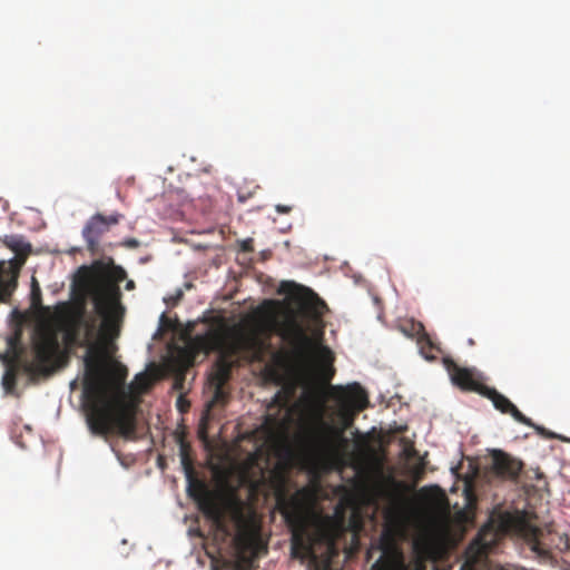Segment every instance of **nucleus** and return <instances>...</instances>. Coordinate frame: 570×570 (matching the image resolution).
Here are the masks:
<instances>
[{
    "label": "nucleus",
    "mask_w": 570,
    "mask_h": 570,
    "mask_svg": "<svg viewBox=\"0 0 570 570\" xmlns=\"http://www.w3.org/2000/svg\"><path fill=\"white\" fill-rule=\"evenodd\" d=\"M63 342L68 347L87 346L85 356L86 377L82 406L90 432L97 436L118 434L131 439L136 434V407L126 400L125 392L116 391L105 373L95 340L108 342L97 328L96 318H86L85 307L68 312L60 321Z\"/></svg>",
    "instance_id": "1"
},
{
    "label": "nucleus",
    "mask_w": 570,
    "mask_h": 570,
    "mask_svg": "<svg viewBox=\"0 0 570 570\" xmlns=\"http://www.w3.org/2000/svg\"><path fill=\"white\" fill-rule=\"evenodd\" d=\"M271 488L276 505L291 530V556L304 561L315 559L314 546L318 541L333 544L343 532V521L325 517L320 518L309 511L303 491L289 494L288 479L282 472H274Z\"/></svg>",
    "instance_id": "2"
},
{
    "label": "nucleus",
    "mask_w": 570,
    "mask_h": 570,
    "mask_svg": "<svg viewBox=\"0 0 570 570\" xmlns=\"http://www.w3.org/2000/svg\"><path fill=\"white\" fill-rule=\"evenodd\" d=\"M281 292L289 297L295 308L284 311L283 320L276 322L277 332L298 355H306L314 350L315 343L303 320L317 325L322 322L326 304L312 289L295 282H283Z\"/></svg>",
    "instance_id": "3"
},
{
    "label": "nucleus",
    "mask_w": 570,
    "mask_h": 570,
    "mask_svg": "<svg viewBox=\"0 0 570 570\" xmlns=\"http://www.w3.org/2000/svg\"><path fill=\"white\" fill-rule=\"evenodd\" d=\"M333 397L340 405L342 426L321 420L314 429L309 445L314 453L321 458L332 459L340 454L346 444L344 432L354 422L355 415L368 405L366 391L360 383L354 382L346 386H332Z\"/></svg>",
    "instance_id": "4"
},
{
    "label": "nucleus",
    "mask_w": 570,
    "mask_h": 570,
    "mask_svg": "<svg viewBox=\"0 0 570 570\" xmlns=\"http://www.w3.org/2000/svg\"><path fill=\"white\" fill-rule=\"evenodd\" d=\"M190 348L206 355L212 352L219 353L215 371L210 375V384L219 390L229 381L236 358L244 352L257 353L262 348V342L256 335L230 333L227 328L217 326L196 335Z\"/></svg>",
    "instance_id": "5"
},
{
    "label": "nucleus",
    "mask_w": 570,
    "mask_h": 570,
    "mask_svg": "<svg viewBox=\"0 0 570 570\" xmlns=\"http://www.w3.org/2000/svg\"><path fill=\"white\" fill-rule=\"evenodd\" d=\"M110 277L112 282L104 283L94 289L92 299L95 312L101 317L100 334L106 338H116L125 313L118 284L127 277V273L120 266H112Z\"/></svg>",
    "instance_id": "6"
},
{
    "label": "nucleus",
    "mask_w": 570,
    "mask_h": 570,
    "mask_svg": "<svg viewBox=\"0 0 570 570\" xmlns=\"http://www.w3.org/2000/svg\"><path fill=\"white\" fill-rule=\"evenodd\" d=\"M3 243L16 254L12 261L0 262V303H9L18 285L19 271L31 253V244L19 235L6 236Z\"/></svg>",
    "instance_id": "7"
},
{
    "label": "nucleus",
    "mask_w": 570,
    "mask_h": 570,
    "mask_svg": "<svg viewBox=\"0 0 570 570\" xmlns=\"http://www.w3.org/2000/svg\"><path fill=\"white\" fill-rule=\"evenodd\" d=\"M59 352V328L53 324H43L38 331V340L35 344V371L40 374L51 373Z\"/></svg>",
    "instance_id": "8"
},
{
    "label": "nucleus",
    "mask_w": 570,
    "mask_h": 570,
    "mask_svg": "<svg viewBox=\"0 0 570 570\" xmlns=\"http://www.w3.org/2000/svg\"><path fill=\"white\" fill-rule=\"evenodd\" d=\"M373 491L386 503L385 518L389 521L396 520L403 514L407 503L406 487L403 482L381 473L373 484Z\"/></svg>",
    "instance_id": "9"
},
{
    "label": "nucleus",
    "mask_w": 570,
    "mask_h": 570,
    "mask_svg": "<svg viewBox=\"0 0 570 570\" xmlns=\"http://www.w3.org/2000/svg\"><path fill=\"white\" fill-rule=\"evenodd\" d=\"M188 491L206 519H208L218 531L227 533L225 511L218 498L210 492L204 483L195 480L190 481Z\"/></svg>",
    "instance_id": "10"
},
{
    "label": "nucleus",
    "mask_w": 570,
    "mask_h": 570,
    "mask_svg": "<svg viewBox=\"0 0 570 570\" xmlns=\"http://www.w3.org/2000/svg\"><path fill=\"white\" fill-rule=\"evenodd\" d=\"M120 217L121 215L119 214L110 216L96 214L87 222L82 229V236L89 252L92 254L98 252L101 236L106 234L112 225H117Z\"/></svg>",
    "instance_id": "11"
},
{
    "label": "nucleus",
    "mask_w": 570,
    "mask_h": 570,
    "mask_svg": "<svg viewBox=\"0 0 570 570\" xmlns=\"http://www.w3.org/2000/svg\"><path fill=\"white\" fill-rule=\"evenodd\" d=\"M491 455L492 462L489 471L491 479L515 480L519 476L523 468L520 460L501 450H493Z\"/></svg>",
    "instance_id": "12"
},
{
    "label": "nucleus",
    "mask_w": 570,
    "mask_h": 570,
    "mask_svg": "<svg viewBox=\"0 0 570 570\" xmlns=\"http://www.w3.org/2000/svg\"><path fill=\"white\" fill-rule=\"evenodd\" d=\"M443 365L450 374L453 384L462 390L475 391L481 394V391L485 387L475 377L474 370L460 366L451 357H444Z\"/></svg>",
    "instance_id": "13"
},
{
    "label": "nucleus",
    "mask_w": 570,
    "mask_h": 570,
    "mask_svg": "<svg viewBox=\"0 0 570 570\" xmlns=\"http://www.w3.org/2000/svg\"><path fill=\"white\" fill-rule=\"evenodd\" d=\"M481 394L492 401L494 407L504 414H510L517 422L534 428L531 419L527 417L519 409L503 394L495 389L485 386Z\"/></svg>",
    "instance_id": "14"
},
{
    "label": "nucleus",
    "mask_w": 570,
    "mask_h": 570,
    "mask_svg": "<svg viewBox=\"0 0 570 570\" xmlns=\"http://www.w3.org/2000/svg\"><path fill=\"white\" fill-rule=\"evenodd\" d=\"M4 342V351L0 353V358L6 361H14L21 353V332L14 325L13 331L2 338Z\"/></svg>",
    "instance_id": "15"
},
{
    "label": "nucleus",
    "mask_w": 570,
    "mask_h": 570,
    "mask_svg": "<svg viewBox=\"0 0 570 570\" xmlns=\"http://www.w3.org/2000/svg\"><path fill=\"white\" fill-rule=\"evenodd\" d=\"M317 358L320 365L322 367V376L324 382H330L335 373L333 367L334 354L333 352L324 345H320L317 347Z\"/></svg>",
    "instance_id": "16"
},
{
    "label": "nucleus",
    "mask_w": 570,
    "mask_h": 570,
    "mask_svg": "<svg viewBox=\"0 0 570 570\" xmlns=\"http://www.w3.org/2000/svg\"><path fill=\"white\" fill-rule=\"evenodd\" d=\"M417 345L424 358L429 361L435 360L436 356L434 355V352H439L440 348L431 340L428 333L417 340Z\"/></svg>",
    "instance_id": "17"
},
{
    "label": "nucleus",
    "mask_w": 570,
    "mask_h": 570,
    "mask_svg": "<svg viewBox=\"0 0 570 570\" xmlns=\"http://www.w3.org/2000/svg\"><path fill=\"white\" fill-rule=\"evenodd\" d=\"M258 534L259 527L255 522H252L242 527L236 537V540L242 544H247L255 540L258 537Z\"/></svg>",
    "instance_id": "18"
},
{
    "label": "nucleus",
    "mask_w": 570,
    "mask_h": 570,
    "mask_svg": "<svg viewBox=\"0 0 570 570\" xmlns=\"http://www.w3.org/2000/svg\"><path fill=\"white\" fill-rule=\"evenodd\" d=\"M401 328L405 335L414 337L416 341L426 334L423 324L413 320L405 322Z\"/></svg>",
    "instance_id": "19"
},
{
    "label": "nucleus",
    "mask_w": 570,
    "mask_h": 570,
    "mask_svg": "<svg viewBox=\"0 0 570 570\" xmlns=\"http://www.w3.org/2000/svg\"><path fill=\"white\" fill-rule=\"evenodd\" d=\"M30 299H31L32 307L38 308L41 306V303H42L41 288L35 277H32V282H31Z\"/></svg>",
    "instance_id": "20"
},
{
    "label": "nucleus",
    "mask_w": 570,
    "mask_h": 570,
    "mask_svg": "<svg viewBox=\"0 0 570 570\" xmlns=\"http://www.w3.org/2000/svg\"><path fill=\"white\" fill-rule=\"evenodd\" d=\"M150 379L145 373L137 374L132 382V386L137 392H146L150 387Z\"/></svg>",
    "instance_id": "21"
},
{
    "label": "nucleus",
    "mask_w": 570,
    "mask_h": 570,
    "mask_svg": "<svg viewBox=\"0 0 570 570\" xmlns=\"http://www.w3.org/2000/svg\"><path fill=\"white\" fill-rule=\"evenodd\" d=\"M188 444L184 442V440L180 441V459H181V464L184 465V468L186 469L188 475L191 474V464H190V460H189V455H188Z\"/></svg>",
    "instance_id": "22"
},
{
    "label": "nucleus",
    "mask_w": 570,
    "mask_h": 570,
    "mask_svg": "<svg viewBox=\"0 0 570 570\" xmlns=\"http://www.w3.org/2000/svg\"><path fill=\"white\" fill-rule=\"evenodd\" d=\"M16 385V375L14 373L8 371L3 377V386L6 391L11 392Z\"/></svg>",
    "instance_id": "23"
},
{
    "label": "nucleus",
    "mask_w": 570,
    "mask_h": 570,
    "mask_svg": "<svg viewBox=\"0 0 570 570\" xmlns=\"http://www.w3.org/2000/svg\"><path fill=\"white\" fill-rule=\"evenodd\" d=\"M240 248L244 252H253L254 250L253 239L252 238H247V239L243 240L242 244H240Z\"/></svg>",
    "instance_id": "24"
},
{
    "label": "nucleus",
    "mask_w": 570,
    "mask_h": 570,
    "mask_svg": "<svg viewBox=\"0 0 570 570\" xmlns=\"http://www.w3.org/2000/svg\"><path fill=\"white\" fill-rule=\"evenodd\" d=\"M215 389V392H214V400L216 402H220L225 399V392H224V386H220L219 390H217V386H214Z\"/></svg>",
    "instance_id": "25"
},
{
    "label": "nucleus",
    "mask_w": 570,
    "mask_h": 570,
    "mask_svg": "<svg viewBox=\"0 0 570 570\" xmlns=\"http://www.w3.org/2000/svg\"><path fill=\"white\" fill-rule=\"evenodd\" d=\"M275 209L279 214H288L292 210V207L286 205H276Z\"/></svg>",
    "instance_id": "26"
},
{
    "label": "nucleus",
    "mask_w": 570,
    "mask_h": 570,
    "mask_svg": "<svg viewBox=\"0 0 570 570\" xmlns=\"http://www.w3.org/2000/svg\"><path fill=\"white\" fill-rule=\"evenodd\" d=\"M535 429L539 431L540 434H542V435H544V436H547L549 439H554L556 438L554 433L547 432L543 428L535 426Z\"/></svg>",
    "instance_id": "27"
},
{
    "label": "nucleus",
    "mask_w": 570,
    "mask_h": 570,
    "mask_svg": "<svg viewBox=\"0 0 570 570\" xmlns=\"http://www.w3.org/2000/svg\"><path fill=\"white\" fill-rule=\"evenodd\" d=\"M382 541H383L382 542V546H383L382 549H383V552L385 553L386 550L389 549V544H390L387 542V534L386 533L383 534Z\"/></svg>",
    "instance_id": "28"
},
{
    "label": "nucleus",
    "mask_w": 570,
    "mask_h": 570,
    "mask_svg": "<svg viewBox=\"0 0 570 570\" xmlns=\"http://www.w3.org/2000/svg\"><path fill=\"white\" fill-rule=\"evenodd\" d=\"M383 558H384V556H382V557L380 558V560H377V561L373 564V569H374V570H377V569L382 566V563H383Z\"/></svg>",
    "instance_id": "29"
},
{
    "label": "nucleus",
    "mask_w": 570,
    "mask_h": 570,
    "mask_svg": "<svg viewBox=\"0 0 570 570\" xmlns=\"http://www.w3.org/2000/svg\"><path fill=\"white\" fill-rule=\"evenodd\" d=\"M134 288H135L134 281H128L127 284H126V289L130 291V289H134Z\"/></svg>",
    "instance_id": "30"
},
{
    "label": "nucleus",
    "mask_w": 570,
    "mask_h": 570,
    "mask_svg": "<svg viewBox=\"0 0 570 570\" xmlns=\"http://www.w3.org/2000/svg\"><path fill=\"white\" fill-rule=\"evenodd\" d=\"M125 375H126V374H119V375H118V382H119V384H122V383H124Z\"/></svg>",
    "instance_id": "31"
},
{
    "label": "nucleus",
    "mask_w": 570,
    "mask_h": 570,
    "mask_svg": "<svg viewBox=\"0 0 570 570\" xmlns=\"http://www.w3.org/2000/svg\"><path fill=\"white\" fill-rule=\"evenodd\" d=\"M130 245H136L137 244V240L132 239L129 242Z\"/></svg>",
    "instance_id": "32"
},
{
    "label": "nucleus",
    "mask_w": 570,
    "mask_h": 570,
    "mask_svg": "<svg viewBox=\"0 0 570 570\" xmlns=\"http://www.w3.org/2000/svg\"><path fill=\"white\" fill-rule=\"evenodd\" d=\"M183 406H185V403L180 404V406H179L180 411H185V409Z\"/></svg>",
    "instance_id": "33"
},
{
    "label": "nucleus",
    "mask_w": 570,
    "mask_h": 570,
    "mask_svg": "<svg viewBox=\"0 0 570 570\" xmlns=\"http://www.w3.org/2000/svg\"><path fill=\"white\" fill-rule=\"evenodd\" d=\"M181 403H183V399H181V397H179V399H178V406H180V404H181Z\"/></svg>",
    "instance_id": "34"
}]
</instances>
